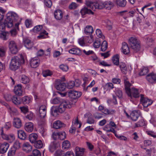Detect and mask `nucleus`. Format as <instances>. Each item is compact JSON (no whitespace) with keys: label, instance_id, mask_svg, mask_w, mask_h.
<instances>
[{"label":"nucleus","instance_id":"obj_1","mask_svg":"<svg viewBox=\"0 0 156 156\" xmlns=\"http://www.w3.org/2000/svg\"><path fill=\"white\" fill-rule=\"evenodd\" d=\"M18 19V16L15 13L12 12H8L4 23L0 21V31H3L5 30V27L8 28L12 27L13 22H16Z\"/></svg>","mask_w":156,"mask_h":156},{"label":"nucleus","instance_id":"obj_2","mask_svg":"<svg viewBox=\"0 0 156 156\" xmlns=\"http://www.w3.org/2000/svg\"><path fill=\"white\" fill-rule=\"evenodd\" d=\"M25 60L22 55H20V57L17 56H14L11 59L10 68L11 70H16L18 68L21 64H23Z\"/></svg>","mask_w":156,"mask_h":156},{"label":"nucleus","instance_id":"obj_3","mask_svg":"<svg viewBox=\"0 0 156 156\" xmlns=\"http://www.w3.org/2000/svg\"><path fill=\"white\" fill-rule=\"evenodd\" d=\"M129 43L131 48L136 52L140 50V41L136 37H132L129 39Z\"/></svg>","mask_w":156,"mask_h":156},{"label":"nucleus","instance_id":"obj_4","mask_svg":"<svg viewBox=\"0 0 156 156\" xmlns=\"http://www.w3.org/2000/svg\"><path fill=\"white\" fill-rule=\"evenodd\" d=\"M67 93L69 97L71 99V100L73 102L72 104H75L82 95L81 92L74 90H69Z\"/></svg>","mask_w":156,"mask_h":156},{"label":"nucleus","instance_id":"obj_5","mask_svg":"<svg viewBox=\"0 0 156 156\" xmlns=\"http://www.w3.org/2000/svg\"><path fill=\"white\" fill-rule=\"evenodd\" d=\"M95 10L97 9H101L105 8L108 9H110L113 7L114 4L113 3L110 1H107L104 2L100 1L97 2L96 4Z\"/></svg>","mask_w":156,"mask_h":156},{"label":"nucleus","instance_id":"obj_6","mask_svg":"<svg viewBox=\"0 0 156 156\" xmlns=\"http://www.w3.org/2000/svg\"><path fill=\"white\" fill-rule=\"evenodd\" d=\"M71 107V105L69 101L63 100L59 105L57 106V108L59 113H62L65 111L66 108H70Z\"/></svg>","mask_w":156,"mask_h":156},{"label":"nucleus","instance_id":"obj_7","mask_svg":"<svg viewBox=\"0 0 156 156\" xmlns=\"http://www.w3.org/2000/svg\"><path fill=\"white\" fill-rule=\"evenodd\" d=\"M0 135L2 139L8 141L10 143H12L15 139V136L13 134L7 135L4 133L2 128L0 130Z\"/></svg>","mask_w":156,"mask_h":156},{"label":"nucleus","instance_id":"obj_8","mask_svg":"<svg viewBox=\"0 0 156 156\" xmlns=\"http://www.w3.org/2000/svg\"><path fill=\"white\" fill-rule=\"evenodd\" d=\"M9 50L11 53L13 54H16L18 52V48L17 44L14 41H11L9 44Z\"/></svg>","mask_w":156,"mask_h":156},{"label":"nucleus","instance_id":"obj_9","mask_svg":"<svg viewBox=\"0 0 156 156\" xmlns=\"http://www.w3.org/2000/svg\"><path fill=\"white\" fill-rule=\"evenodd\" d=\"M129 93H126L129 96L130 98V100L132 101V97L136 98H139L140 96V94L138 89L134 88H132L129 91Z\"/></svg>","mask_w":156,"mask_h":156},{"label":"nucleus","instance_id":"obj_10","mask_svg":"<svg viewBox=\"0 0 156 156\" xmlns=\"http://www.w3.org/2000/svg\"><path fill=\"white\" fill-rule=\"evenodd\" d=\"M55 82V87L57 90L61 91H63L65 90L66 87V83L61 82L60 80H56Z\"/></svg>","mask_w":156,"mask_h":156},{"label":"nucleus","instance_id":"obj_11","mask_svg":"<svg viewBox=\"0 0 156 156\" xmlns=\"http://www.w3.org/2000/svg\"><path fill=\"white\" fill-rule=\"evenodd\" d=\"M98 110L100 111L103 110V112L106 115H112L115 112V111L112 109L108 110L107 108L104 109V106L101 105H100L99 107Z\"/></svg>","mask_w":156,"mask_h":156},{"label":"nucleus","instance_id":"obj_12","mask_svg":"<svg viewBox=\"0 0 156 156\" xmlns=\"http://www.w3.org/2000/svg\"><path fill=\"white\" fill-rule=\"evenodd\" d=\"M121 50V51L124 54L128 55L129 53V48L127 44L125 42L122 43Z\"/></svg>","mask_w":156,"mask_h":156},{"label":"nucleus","instance_id":"obj_13","mask_svg":"<svg viewBox=\"0 0 156 156\" xmlns=\"http://www.w3.org/2000/svg\"><path fill=\"white\" fill-rule=\"evenodd\" d=\"M79 125L78 128H80L81 127L82 124L78 121L77 118L75 121L74 124L73 125L69 130V132L71 133H75L76 129V127L77 126V125Z\"/></svg>","mask_w":156,"mask_h":156},{"label":"nucleus","instance_id":"obj_14","mask_svg":"<svg viewBox=\"0 0 156 156\" xmlns=\"http://www.w3.org/2000/svg\"><path fill=\"white\" fill-rule=\"evenodd\" d=\"M8 112L10 113L11 116L12 115H17L18 114V112L17 109L13 107L10 106L8 104L6 105Z\"/></svg>","mask_w":156,"mask_h":156},{"label":"nucleus","instance_id":"obj_15","mask_svg":"<svg viewBox=\"0 0 156 156\" xmlns=\"http://www.w3.org/2000/svg\"><path fill=\"white\" fill-rule=\"evenodd\" d=\"M40 60L37 57H35L31 59L30 63L31 66L33 68H37L39 65Z\"/></svg>","mask_w":156,"mask_h":156},{"label":"nucleus","instance_id":"obj_16","mask_svg":"<svg viewBox=\"0 0 156 156\" xmlns=\"http://www.w3.org/2000/svg\"><path fill=\"white\" fill-rule=\"evenodd\" d=\"M40 116L41 118H44L46 114V107L45 105H41L39 108Z\"/></svg>","mask_w":156,"mask_h":156},{"label":"nucleus","instance_id":"obj_17","mask_svg":"<svg viewBox=\"0 0 156 156\" xmlns=\"http://www.w3.org/2000/svg\"><path fill=\"white\" fill-rule=\"evenodd\" d=\"M23 43L25 46L28 49H31L33 46V42L27 38H23Z\"/></svg>","mask_w":156,"mask_h":156},{"label":"nucleus","instance_id":"obj_18","mask_svg":"<svg viewBox=\"0 0 156 156\" xmlns=\"http://www.w3.org/2000/svg\"><path fill=\"white\" fill-rule=\"evenodd\" d=\"M146 78L149 82L154 83L156 81V74L151 73L148 74L146 76Z\"/></svg>","mask_w":156,"mask_h":156},{"label":"nucleus","instance_id":"obj_19","mask_svg":"<svg viewBox=\"0 0 156 156\" xmlns=\"http://www.w3.org/2000/svg\"><path fill=\"white\" fill-rule=\"evenodd\" d=\"M91 0H85V5L87 6L88 8H89L93 10H95V4L97 2H92L90 1Z\"/></svg>","mask_w":156,"mask_h":156},{"label":"nucleus","instance_id":"obj_20","mask_svg":"<svg viewBox=\"0 0 156 156\" xmlns=\"http://www.w3.org/2000/svg\"><path fill=\"white\" fill-rule=\"evenodd\" d=\"M14 92L15 93L19 96L22 95L23 90L22 89L21 85L19 84L14 87Z\"/></svg>","mask_w":156,"mask_h":156},{"label":"nucleus","instance_id":"obj_21","mask_svg":"<svg viewBox=\"0 0 156 156\" xmlns=\"http://www.w3.org/2000/svg\"><path fill=\"white\" fill-rule=\"evenodd\" d=\"M13 126L16 128H20L22 126L21 120L19 118H14L13 122Z\"/></svg>","mask_w":156,"mask_h":156},{"label":"nucleus","instance_id":"obj_22","mask_svg":"<svg viewBox=\"0 0 156 156\" xmlns=\"http://www.w3.org/2000/svg\"><path fill=\"white\" fill-rule=\"evenodd\" d=\"M140 115V112L139 111H134L131 112L130 116L132 120L135 121L137 120Z\"/></svg>","mask_w":156,"mask_h":156},{"label":"nucleus","instance_id":"obj_23","mask_svg":"<svg viewBox=\"0 0 156 156\" xmlns=\"http://www.w3.org/2000/svg\"><path fill=\"white\" fill-rule=\"evenodd\" d=\"M75 150L76 156H82L85 150L84 148L78 147H76Z\"/></svg>","mask_w":156,"mask_h":156},{"label":"nucleus","instance_id":"obj_24","mask_svg":"<svg viewBox=\"0 0 156 156\" xmlns=\"http://www.w3.org/2000/svg\"><path fill=\"white\" fill-rule=\"evenodd\" d=\"M25 129L28 132L30 133L32 132L34 129L33 123L31 122L26 123L25 125Z\"/></svg>","mask_w":156,"mask_h":156},{"label":"nucleus","instance_id":"obj_25","mask_svg":"<svg viewBox=\"0 0 156 156\" xmlns=\"http://www.w3.org/2000/svg\"><path fill=\"white\" fill-rule=\"evenodd\" d=\"M54 15L55 17L56 20H60L63 16L62 12L60 10H57L54 12Z\"/></svg>","mask_w":156,"mask_h":156},{"label":"nucleus","instance_id":"obj_26","mask_svg":"<svg viewBox=\"0 0 156 156\" xmlns=\"http://www.w3.org/2000/svg\"><path fill=\"white\" fill-rule=\"evenodd\" d=\"M23 150L27 153L31 151L32 150V146L27 142L23 144Z\"/></svg>","mask_w":156,"mask_h":156},{"label":"nucleus","instance_id":"obj_27","mask_svg":"<svg viewBox=\"0 0 156 156\" xmlns=\"http://www.w3.org/2000/svg\"><path fill=\"white\" fill-rule=\"evenodd\" d=\"M65 126V125L59 120L55 122L53 124V128L55 129H60Z\"/></svg>","mask_w":156,"mask_h":156},{"label":"nucleus","instance_id":"obj_28","mask_svg":"<svg viewBox=\"0 0 156 156\" xmlns=\"http://www.w3.org/2000/svg\"><path fill=\"white\" fill-rule=\"evenodd\" d=\"M59 144L55 142H52L49 146V149L51 152H53L58 147Z\"/></svg>","mask_w":156,"mask_h":156},{"label":"nucleus","instance_id":"obj_29","mask_svg":"<svg viewBox=\"0 0 156 156\" xmlns=\"http://www.w3.org/2000/svg\"><path fill=\"white\" fill-rule=\"evenodd\" d=\"M69 52L73 54L77 55H80L81 54V50L78 48H73L69 50Z\"/></svg>","mask_w":156,"mask_h":156},{"label":"nucleus","instance_id":"obj_30","mask_svg":"<svg viewBox=\"0 0 156 156\" xmlns=\"http://www.w3.org/2000/svg\"><path fill=\"white\" fill-rule=\"evenodd\" d=\"M51 114L54 116H56L58 115L59 112H58L57 106H53L51 108Z\"/></svg>","mask_w":156,"mask_h":156},{"label":"nucleus","instance_id":"obj_31","mask_svg":"<svg viewBox=\"0 0 156 156\" xmlns=\"http://www.w3.org/2000/svg\"><path fill=\"white\" fill-rule=\"evenodd\" d=\"M115 2L117 6L121 7H125L127 2L126 0H116Z\"/></svg>","mask_w":156,"mask_h":156},{"label":"nucleus","instance_id":"obj_32","mask_svg":"<svg viewBox=\"0 0 156 156\" xmlns=\"http://www.w3.org/2000/svg\"><path fill=\"white\" fill-rule=\"evenodd\" d=\"M80 12L82 16H84L86 14H94V12L91 10L88 9L86 7L83 8L81 10Z\"/></svg>","mask_w":156,"mask_h":156},{"label":"nucleus","instance_id":"obj_33","mask_svg":"<svg viewBox=\"0 0 156 156\" xmlns=\"http://www.w3.org/2000/svg\"><path fill=\"white\" fill-rule=\"evenodd\" d=\"M103 129L107 132H111L114 134L115 133L116 131L114 129L112 128L108 124H107L103 128Z\"/></svg>","mask_w":156,"mask_h":156},{"label":"nucleus","instance_id":"obj_34","mask_svg":"<svg viewBox=\"0 0 156 156\" xmlns=\"http://www.w3.org/2000/svg\"><path fill=\"white\" fill-rule=\"evenodd\" d=\"M37 138V135L36 133L30 134L29 137V140L30 142L32 143L35 142Z\"/></svg>","mask_w":156,"mask_h":156},{"label":"nucleus","instance_id":"obj_35","mask_svg":"<svg viewBox=\"0 0 156 156\" xmlns=\"http://www.w3.org/2000/svg\"><path fill=\"white\" fill-rule=\"evenodd\" d=\"M18 136L20 139L22 140H25L26 137V133L21 130L18 131Z\"/></svg>","mask_w":156,"mask_h":156},{"label":"nucleus","instance_id":"obj_36","mask_svg":"<svg viewBox=\"0 0 156 156\" xmlns=\"http://www.w3.org/2000/svg\"><path fill=\"white\" fill-rule=\"evenodd\" d=\"M84 33L85 34L88 35L92 34L93 32L92 27L91 26H87L84 29Z\"/></svg>","mask_w":156,"mask_h":156},{"label":"nucleus","instance_id":"obj_37","mask_svg":"<svg viewBox=\"0 0 156 156\" xmlns=\"http://www.w3.org/2000/svg\"><path fill=\"white\" fill-rule=\"evenodd\" d=\"M12 102L16 105H18L21 103L20 98H18L16 96H14L12 97Z\"/></svg>","mask_w":156,"mask_h":156},{"label":"nucleus","instance_id":"obj_38","mask_svg":"<svg viewBox=\"0 0 156 156\" xmlns=\"http://www.w3.org/2000/svg\"><path fill=\"white\" fill-rule=\"evenodd\" d=\"M2 144V151H3V153H5L8 149L9 145V144L6 142H4Z\"/></svg>","mask_w":156,"mask_h":156},{"label":"nucleus","instance_id":"obj_39","mask_svg":"<svg viewBox=\"0 0 156 156\" xmlns=\"http://www.w3.org/2000/svg\"><path fill=\"white\" fill-rule=\"evenodd\" d=\"M124 83L126 92V93H129V90L131 89L130 87L131 86V84L129 81L126 79H124Z\"/></svg>","mask_w":156,"mask_h":156},{"label":"nucleus","instance_id":"obj_40","mask_svg":"<svg viewBox=\"0 0 156 156\" xmlns=\"http://www.w3.org/2000/svg\"><path fill=\"white\" fill-rule=\"evenodd\" d=\"M119 55L116 54L113 56L112 60L113 63L116 65H118L119 63Z\"/></svg>","mask_w":156,"mask_h":156},{"label":"nucleus","instance_id":"obj_41","mask_svg":"<svg viewBox=\"0 0 156 156\" xmlns=\"http://www.w3.org/2000/svg\"><path fill=\"white\" fill-rule=\"evenodd\" d=\"M148 69L147 67H144L140 69L139 74L140 76H143L146 74L148 72Z\"/></svg>","mask_w":156,"mask_h":156},{"label":"nucleus","instance_id":"obj_42","mask_svg":"<svg viewBox=\"0 0 156 156\" xmlns=\"http://www.w3.org/2000/svg\"><path fill=\"white\" fill-rule=\"evenodd\" d=\"M21 82L24 84H27L29 82V78L25 75H22L21 77Z\"/></svg>","mask_w":156,"mask_h":156},{"label":"nucleus","instance_id":"obj_43","mask_svg":"<svg viewBox=\"0 0 156 156\" xmlns=\"http://www.w3.org/2000/svg\"><path fill=\"white\" fill-rule=\"evenodd\" d=\"M30 101V98L28 96H25L23 97L21 100V103L24 104H29Z\"/></svg>","mask_w":156,"mask_h":156},{"label":"nucleus","instance_id":"obj_44","mask_svg":"<svg viewBox=\"0 0 156 156\" xmlns=\"http://www.w3.org/2000/svg\"><path fill=\"white\" fill-rule=\"evenodd\" d=\"M62 145L63 149H67L70 147V144L69 141L66 140L62 143Z\"/></svg>","mask_w":156,"mask_h":156},{"label":"nucleus","instance_id":"obj_45","mask_svg":"<svg viewBox=\"0 0 156 156\" xmlns=\"http://www.w3.org/2000/svg\"><path fill=\"white\" fill-rule=\"evenodd\" d=\"M34 146L36 148H41L43 146V143L41 140L36 141L34 142Z\"/></svg>","mask_w":156,"mask_h":156},{"label":"nucleus","instance_id":"obj_46","mask_svg":"<svg viewBox=\"0 0 156 156\" xmlns=\"http://www.w3.org/2000/svg\"><path fill=\"white\" fill-rule=\"evenodd\" d=\"M19 23H17L15 24V29H13V30H11V33L12 35V36H15L16 35L17 33L16 32V29L19 30Z\"/></svg>","mask_w":156,"mask_h":156},{"label":"nucleus","instance_id":"obj_47","mask_svg":"<svg viewBox=\"0 0 156 156\" xmlns=\"http://www.w3.org/2000/svg\"><path fill=\"white\" fill-rule=\"evenodd\" d=\"M9 35V33L8 32H2L1 34L0 37L2 40H5L7 39Z\"/></svg>","mask_w":156,"mask_h":156},{"label":"nucleus","instance_id":"obj_48","mask_svg":"<svg viewBox=\"0 0 156 156\" xmlns=\"http://www.w3.org/2000/svg\"><path fill=\"white\" fill-rule=\"evenodd\" d=\"M42 74L43 76L46 77L51 76L52 75V73L50 70L47 69L43 71Z\"/></svg>","mask_w":156,"mask_h":156},{"label":"nucleus","instance_id":"obj_49","mask_svg":"<svg viewBox=\"0 0 156 156\" xmlns=\"http://www.w3.org/2000/svg\"><path fill=\"white\" fill-rule=\"evenodd\" d=\"M108 44L107 41H104L101 44V50L102 51H105L107 48Z\"/></svg>","mask_w":156,"mask_h":156},{"label":"nucleus","instance_id":"obj_50","mask_svg":"<svg viewBox=\"0 0 156 156\" xmlns=\"http://www.w3.org/2000/svg\"><path fill=\"white\" fill-rule=\"evenodd\" d=\"M6 51V49L5 47L0 46V57H3L5 56Z\"/></svg>","mask_w":156,"mask_h":156},{"label":"nucleus","instance_id":"obj_51","mask_svg":"<svg viewBox=\"0 0 156 156\" xmlns=\"http://www.w3.org/2000/svg\"><path fill=\"white\" fill-rule=\"evenodd\" d=\"M66 137V133L64 131L59 132L58 138L61 140L65 139Z\"/></svg>","mask_w":156,"mask_h":156},{"label":"nucleus","instance_id":"obj_52","mask_svg":"<svg viewBox=\"0 0 156 156\" xmlns=\"http://www.w3.org/2000/svg\"><path fill=\"white\" fill-rule=\"evenodd\" d=\"M63 100L57 97L53 99L52 103L54 104H57L59 103H61Z\"/></svg>","mask_w":156,"mask_h":156},{"label":"nucleus","instance_id":"obj_53","mask_svg":"<svg viewBox=\"0 0 156 156\" xmlns=\"http://www.w3.org/2000/svg\"><path fill=\"white\" fill-rule=\"evenodd\" d=\"M145 125V123L144 120L143 119H141L139 122L135 123V127H138L139 126H143Z\"/></svg>","mask_w":156,"mask_h":156},{"label":"nucleus","instance_id":"obj_54","mask_svg":"<svg viewBox=\"0 0 156 156\" xmlns=\"http://www.w3.org/2000/svg\"><path fill=\"white\" fill-rule=\"evenodd\" d=\"M85 41L87 43H91L93 41L92 36H85Z\"/></svg>","mask_w":156,"mask_h":156},{"label":"nucleus","instance_id":"obj_55","mask_svg":"<svg viewBox=\"0 0 156 156\" xmlns=\"http://www.w3.org/2000/svg\"><path fill=\"white\" fill-rule=\"evenodd\" d=\"M21 144L18 140H16L14 144L13 148H15L16 150L19 149L21 147Z\"/></svg>","mask_w":156,"mask_h":156},{"label":"nucleus","instance_id":"obj_56","mask_svg":"<svg viewBox=\"0 0 156 156\" xmlns=\"http://www.w3.org/2000/svg\"><path fill=\"white\" fill-rule=\"evenodd\" d=\"M64 152L62 150H57L56 151L55 154V156H64Z\"/></svg>","mask_w":156,"mask_h":156},{"label":"nucleus","instance_id":"obj_57","mask_svg":"<svg viewBox=\"0 0 156 156\" xmlns=\"http://www.w3.org/2000/svg\"><path fill=\"white\" fill-rule=\"evenodd\" d=\"M42 28V25H38L35 26L33 29V31L34 33L39 32Z\"/></svg>","mask_w":156,"mask_h":156},{"label":"nucleus","instance_id":"obj_58","mask_svg":"<svg viewBox=\"0 0 156 156\" xmlns=\"http://www.w3.org/2000/svg\"><path fill=\"white\" fill-rule=\"evenodd\" d=\"M96 33L97 36L101 38L104 39L105 37L102 34L101 30L99 29H97L96 31Z\"/></svg>","mask_w":156,"mask_h":156},{"label":"nucleus","instance_id":"obj_59","mask_svg":"<svg viewBox=\"0 0 156 156\" xmlns=\"http://www.w3.org/2000/svg\"><path fill=\"white\" fill-rule=\"evenodd\" d=\"M44 5L50 8L51 7L52 3L51 0H44Z\"/></svg>","mask_w":156,"mask_h":156},{"label":"nucleus","instance_id":"obj_60","mask_svg":"<svg viewBox=\"0 0 156 156\" xmlns=\"http://www.w3.org/2000/svg\"><path fill=\"white\" fill-rule=\"evenodd\" d=\"M85 37H82L78 40L79 44L82 46H84L85 45Z\"/></svg>","mask_w":156,"mask_h":156},{"label":"nucleus","instance_id":"obj_61","mask_svg":"<svg viewBox=\"0 0 156 156\" xmlns=\"http://www.w3.org/2000/svg\"><path fill=\"white\" fill-rule=\"evenodd\" d=\"M101 44L100 41L99 39H98L94 42L93 44L94 47L96 48H98Z\"/></svg>","mask_w":156,"mask_h":156},{"label":"nucleus","instance_id":"obj_62","mask_svg":"<svg viewBox=\"0 0 156 156\" xmlns=\"http://www.w3.org/2000/svg\"><path fill=\"white\" fill-rule=\"evenodd\" d=\"M16 151V150L15 148H12L9 150L8 152V156H13L15 154Z\"/></svg>","mask_w":156,"mask_h":156},{"label":"nucleus","instance_id":"obj_63","mask_svg":"<svg viewBox=\"0 0 156 156\" xmlns=\"http://www.w3.org/2000/svg\"><path fill=\"white\" fill-rule=\"evenodd\" d=\"M32 154L34 156H41V155L40 151L37 149L34 150Z\"/></svg>","mask_w":156,"mask_h":156},{"label":"nucleus","instance_id":"obj_64","mask_svg":"<svg viewBox=\"0 0 156 156\" xmlns=\"http://www.w3.org/2000/svg\"><path fill=\"white\" fill-rule=\"evenodd\" d=\"M75 86V83L74 81H71L69 82L67 84V87L69 89H71Z\"/></svg>","mask_w":156,"mask_h":156}]
</instances>
